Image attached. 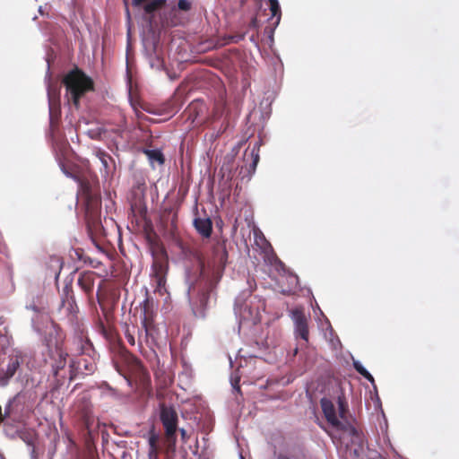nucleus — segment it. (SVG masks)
<instances>
[{"mask_svg": "<svg viewBox=\"0 0 459 459\" xmlns=\"http://www.w3.org/2000/svg\"><path fill=\"white\" fill-rule=\"evenodd\" d=\"M239 459H244L243 455L240 454Z\"/></svg>", "mask_w": 459, "mask_h": 459, "instance_id": "50", "label": "nucleus"}, {"mask_svg": "<svg viewBox=\"0 0 459 459\" xmlns=\"http://www.w3.org/2000/svg\"><path fill=\"white\" fill-rule=\"evenodd\" d=\"M274 264L277 267V270L285 271V264L277 257H274Z\"/></svg>", "mask_w": 459, "mask_h": 459, "instance_id": "28", "label": "nucleus"}, {"mask_svg": "<svg viewBox=\"0 0 459 459\" xmlns=\"http://www.w3.org/2000/svg\"><path fill=\"white\" fill-rule=\"evenodd\" d=\"M96 155L103 167L104 174L108 175L110 172V163L113 161L112 157L103 151H98Z\"/></svg>", "mask_w": 459, "mask_h": 459, "instance_id": "21", "label": "nucleus"}, {"mask_svg": "<svg viewBox=\"0 0 459 459\" xmlns=\"http://www.w3.org/2000/svg\"><path fill=\"white\" fill-rule=\"evenodd\" d=\"M240 39H243V35H241V36H238V37L236 38L235 41L237 42V41H238V40H240Z\"/></svg>", "mask_w": 459, "mask_h": 459, "instance_id": "42", "label": "nucleus"}, {"mask_svg": "<svg viewBox=\"0 0 459 459\" xmlns=\"http://www.w3.org/2000/svg\"><path fill=\"white\" fill-rule=\"evenodd\" d=\"M160 419L165 429L166 436H173L178 429V414L172 407L160 405Z\"/></svg>", "mask_w": 459, "mask_h": 459, "instance_id": "10", "label": "nucleus"}, {"mask_svg": "<svg viewBox=\"0 0 459 459\" xmlns=\"http://www.w3.org/2000/svg\"><path fill=\"white\" fill-rule=\"evenodd\" d=\"M297 353H298V348H296V349L294 350V355H296Z\"/></svg>", "mask_w": 459, "mask_h": 459, "instance_id": "47", "label": "nucleus"}, {"mask_svg": "<svg viewBox=\"0 0 459 459\" xmlns=\"http://www.w3.org/2000/svg\"><path fill=\"white\" fill-rule=\"evenodd\" d=\"M126 381H127L128 385H131V381H130V379H128V378H126Z\"/></svg>", "mask_w": 459, "mask_h": 459, "instance_id": "49", "label": "nucleus"}, {"mask_svg": "<svg viewBox=\"0 0 459 459\" xmlns=\"http://www.w3.org/2000/svg\"><path fill=\"white\" fill-rule=\"evenodd\" d=\"M128 342L131 343V344H134V339L132 335H129L128 336Z\"/></svg>", "mask_w": 459, "mask_h": 459, "instance_id": "36", "label": "nucleus"}, {"mask_svg": "<svg viewBox=\"0 0 459 459\" xmlns=\"http://www.w3.org/2000/svg\"><path fill=\"white\" fill-rule=\"evenodd\" d=\"M95 273L91 271L82 272L77 279V284L88 295L93 293Z\"/></svg>", "mask_w": 459, "mask_h": 459, "instance_id": "14", "label": "nucleus"}, {"mask_svg": "<svg viewBox=\"0 0 459 459\" xmlns=\"http://www.w3.org/2000/svg\"><path fill=\"white\" fill-rule=\"evenodd\" d=\"M250 168L255 171V168L256 166H255V163L252 161L251 165H250Z\"/></svg>", "mask_w": 459, "mask_h": 459, "instance_id": "41", "label": "nucleus"}, {"mask_svg": "<svg viewBox=\"0 0 459 459\" xmlns=\"http://www.w3.org/2000/svg\"><path fill=\"white\" fill-rule=\"evenodd\" d=\"M87 345H89L90 348L91 347V343L89 341H87Z\"/></svg>", "mask_w": 459, "mask_h": 459, "instance_id": "48", "label": "nucleus"}, {"mask_svg": "<svg viewBox=\"0 0 459 459\" xmlns=\"http://www.w3.org/2000/svg\"><path fill=\"white\" fill-rule=\"evenodd\" d=\"M352 366L355 368V370L361 375L364 378H366L368 381H369L374 388L376 389L377 386L375 385V379L373 376L370 374V372L362 365V363L359 360L352 359Z\"/></svg>", "mask_w": 459, "mask_h": 459, "instance_id": "19", "label": "nucleus"}, {"mask_svg": "<svg viewBox=\"0 0 459 459\" xmlns=\"http://www.w3.org/2000/svg\"><path fill=\"white\" fill-rule=\"evenodd\" d=\"M149 459H159V458H158V455H156V456L149 457Z\"/></svg>", "mask_w": 459, "mask_h": 459, "instance_id": "44", "label": "nucleus"}, {"mask_svg": "<svg viewBox=\"0 0 459 459\" xmlns=\"http://www.w3.org/2000/svg\"><path fill=\"white\" fill-rule=\"evenodd\" d=\"M60 169H61L62 172L65 175V177H67L69 178H73L75 181L79 180L78 177L76 175H74V173H72L71 171H69L64 163H60Z\"/></svg>", "mask_w": 459, "mask_h": 459, "instance_id": "27", "label": "nucleus"}, {"mask_svg": "<svg viewBox=\"0 0 459 459\" xmlns=\"http://www.w3.org/2000/svg\"><path fill=\"white\" fill-rule=\"evenodd\" d=\"M232 386H233V388H234V389H236L237 391H239V390H240L239 386H238V385H237V384H232Z\"/></svg>", "mask_w": 459, "mask_h": 459, "instance_id": "39", "label": "nucleus"}, {"mask_svg": "<svg viewBox=\"0 0 459 459\" xmlns=\"http://www.w3.org/2000/svg\"><path fill=\"white\" fill-rule=\"evenodd\" d=\"M141 308L142 326L144 328L145 333L148 335L153 322L154 301L149 298H145L144 300L141 303Z\"/></svg>", "mask_w": 459, "mask_h": 459, "instance_id": "12", "label": "nucleus"}, {"mask_svg": "<svg viewBox=\"0 0 459 459\" xmlns=\"http://www.w3.org/2000/svg\"><path fill=\"white\" fill-rule=\"evenodd\" d=\"M39 13L41 15H43V14H44L43 10H42V6H39Z\"/></svg>", "mask_w": 459, "mask_h": 459, "instance_id": "43", "label": "nucleus"}, {"mask_svg": "<svg viewBox=\"0 0 459 459\" xmlns=\"http://www.w3.org/2000/svg\"><path fill=\"white\" fill-rule=\"evenodd\" d=\"M26 309L32 310L35 313H39L40 309L35 304H30L26 306Z\"/></svg>", "mask_w": 459, "mask_h": 459, "instance_id": "30", "label": "nucleus"}, {"mask_svg": "<svg viewBox=\"0 0 459 459\" xmlns=\"http://www.w3.org/2000/svg\"><path fill=\"white\" fill-rule=\"evenodd\" d=\"M196 231L204 238H209L212 231V221L209 217L195 218L193 221Z\"/></svg>", "mask_w": 459, "mask_h": 459, "instance_id": "16", "label": "nucleus"}, {"mask_svg": "<svg viewBox=\"0 0 459 459\" xmlns=\"http://www.w3.org/2000/svg\"><path fill=\"white\" fill-rule=\"evenodd\" d=\"M290 317L294 324V335L305 342L308 341V325L307 318L301 308L296 307L290 311Z\"/></svg>", "mask_w": 459, "mask_h": 459, "instance_id": "8", "label": "nucleus"}, {"mask_svg": "<svg viewBox=\"0 0 459 459\" xmlns=\"http://www.w3.org/2000/svg\"><path fill=\"white\" fill-rule=\"evenodd\" d=\"M167 439V454H174L176 450L177 432L173 436H166Z\"/></svg>", "mask_w": 459, "mask_h": 459, "instance_id": "25", "label": "nucleus"}, {"mask_svg": "<svg viewBox=\"0 0 459 459\" xmlns=\"http://www.w3.org/2000/svg\"><path fill=\"white\" fill-rule=\"evenodd\" d=\"M144 153L147 155L152 165L157 162L162 165L165 161L164 155L159 149L144 150Z\"/></svg>", "mask_w": 459, "mask_h": 459, "instance_id": "20", "label": "nucleus"}, {"mask_svg": "<svg viewBox=\"0 0 459 459\" xmlns=\"http://www.w3.org/2000/svg\"><path fill=\"white\" fill-rule=\"evenodd\" d=\"M62 83L65 87L67 101H72L76 108L79 107L81 97L93 90L92 80L77 68L67 73L64 76Z\"/></svg>", "mask_w": 459, "mask_h": 459, "instance_id": "3", "label": "nucleus"}, {"mask_svg": "<svg viewBox=\"0 0 459 459\" xmlns=\"http://www.w3.org/2000/svg\"><path fill=\"white\" fill-rule=\"evenodd\" d=\"M179 431H180V435H181L182 440L184 442H186V437H187L186 430L185 429H180Z\"/></svg>", "mask_w": 459, "mask_h": 459, "instance_id": "33", "label": "nucleus"}, {"mask_svg": "<svg viewBox=\"0 0 459 459\" xmlns=\"http://www.w3.org/2000/svg\"><path fill=\"white\" fill-rule=\"evenodd\" d=\"M249 296L250 291L244 290L235 299L234 314L238 322V332L245 322L253 319L254 310L247 302V298H249Z\"/></svg>", "mask_w": 459, "mask_h": 459, "instance_id": "6", "label": "nucleus"}, {"mask_svg": "<svg viewBox=\"0 0 459 459\" xmlns=\"http://www.w3.org/2000/svg\"><path fill=\"white\" fill-rule=\"evenodd\" d=\"M149 457L156 456L158 455V436L155 434H152L149 437Z\"/></svg>", "mask_w": 459, "mask_h": 459, "instance_id": "24", "label": "nucleus"}, {"mask_svg": "<svg viewBox=\"0 0 459 459\" xmlns=\"http://www.w3.org/2000/svg\"><path fill=\"white\" fill-rule=\"evenodd\" d=\"M250 41H252V42H254L255 45H257V43L255 42V36H254V35H252V36L250 37Z\"/></svg>", "mask_w": 459, "mask_h": 459, "instance_id": "40", "label": "nucleus"}, {"mask_svg": "<svg viewBox=\"0 0 459 459\" xmlns=\"http://www.w3.org/2000/svg\"><path fill=\"white\" fill-rule=\"evenodd\" d=\"M24 361V356L21 351H14L9 356L6 369H0V385L5 386L10 379L18 372Z\"/></svg>", "mask_w": 459, "mask_h": 459, "instance_id": "9", "label": "nucleus"}, {"mask_svg": "<svg viewBox=\"0 0 459 459\" xmlns=\"http://www.w3.org/2000/svg\"><path fill=\"white\" fill-rule=\"evenodd\" d=\"M30 459H38V454L36 452L35 446H32V448L30 449Z\"/></svg>", "mask_w": 459, "mask_h": 459, "instance_id": "31", "label": "nucleus"}, {"mask_svg": "<svg viewBox=\"0 0 459 459\" xmlns=\"http://www.w3.org/2000/svg\"><path fill=\"white\" fill-rule=\"evenodd\" d=\"M169 79H170V80H173V79H174V75H170V74H169Z\"/></svg>", "mask_w": 459, "mask_h": 459, "instance_id": "45", "label": "nucleus"}, {"mask_svg": "<svg viewBox=\"0 0 459 459\" xmlns=\"http://www.w3.org/2000/svg\"><path fill=\"white\" fill-rule=\"evenodd\" d=\"M21 393H17L13 397L9 399L4 407V416L10 418L13 414L17 413L22 408Z\"/></svg>", "mask_w": 459, "mask_h": 459, "instance_id": "17", "label": "nucleus"}, {"mask_svg": "<svg viewBox=\"0 0 459 459\" xmlns=\"http://www.w3.org/2000/svg\"><path fill=\"white\" fill-rule=\"evenodd\" d=\"M277 459H291V458L286 455H279L277 456Z\"/></svg>", "mask_w": 459, "mask_h": 459, "instance_id": "35", "label": "nucleus"}, {"mask_svg": "<svg viewBox=\"0 0 459 459\" xmlns=\"http://www.w3.org/2000/svg\"><path fill=\"white\" fill-rule=\"evenodd\" d=\"M47 65L48 67L45 81L47 83V95L48 100L49 125L50 128L53 129L61 113L59 100L60 92L59 88L51 82L50 62L48 58H47Z\"/></svg>", "mask_w": 459, "mask_h": 459, "instance_id": "5", "label": "nucleus"}, {"mask_svg": "<svg viewBox=\"0 0 459 459\" xmlns=\"http://www.w3.org/2000/svg\"><path fill=\"white\" fill-rule=\"evenodd\" d=\"M338 410H339V417L341 419H345L346 413L348 411V406L345 401H343L341 397L338 398Z\"/></svg>", "mask_w": 459, "mask_h": 459, "instance_id": "26", "label": "nucleus"}, {"mask_svg": "<svg viewBox=\"0 0 459 459\" xmlns=\"http://www.w3.org/2000/svg\"><path fill=\"white\" fill-rule=\"evenodd\" d=\"M228 260L225 241L217 242L212 247L213 271H206L199 260L195 271L186 270V295L194 315L204 318L213 290L220 281Z\"/></svg>", "mask_w": 459, "mask_h": 459, "instance_id": "1", "label": "nucleus"}, {"mask_svg": "<svg viewBox=\"0 0 459 459\" xmlns=\"http://www.w3.org/2000/svg\"><path fill=\"white\" fill-rule=\"evenodd\" d=\"M132 0L134 7L143 8V19L151 28L168 27L173 23L176 11L188 12L192 4L189 0Z\"/></svg>", "mask_w": 459, "mask_h": 459, "instance_id": "2", "label": "nucleus"}, {"mask_svg": "<svg viewBox=\"0 0 459 459\" xmlns=\"http://www.w3.org/2000/svg\"><path fill=\"white\" fill-rule=\"evenodd\" d=\"M252 156H253V162L255 163V166H257V163L259 161V154L258 152H255V148L252 151Z\"/></svg>", "mask_w": 459, "mask_h": 459, "instance_id": "29", "label": "nucleus"}, {"mask_svg": "<svg viewBox=\"0 0 459 459\" xmlns=\"http://www.w3.org/2000/svg\"><path fill=\"white\" fill-rule=\"evenodd\" d=\"M19 437L30 447L32 448L35 441V434L29 430H22L18 432Z\"/></svg>", "mask_w": 459, "mask_h": 459, "instance_id": "23", "label": "nucleus"}, {"mask_svg": "<svg viewBox=\"0 0 459 459\" xmlns=\"http://www.w3.org/2000/svg\"><path fill=\"white\" fill-rule=\"evenodd\" d=\"M342 420H339V423L336 424H331L333 427H334L338 430H343L347 432L351 437H358L359 431L358 429L347 420V418L342 419Z\"/></svg>", "mask_w": 459, "mask_h": 459, "instance_id": "18", "label": "nucleus"}, {"mask_svg": "<svg viewBox=\"0 0 459 459\" xmlns=\"http://www.w3.org/2000/svg\"><path fill=\"white\" fill-rule=\"evenodd\" d=\"M58 310L75 333H82L83 324L79 316V308L73 291L68 286L63 288Z\"/></svg>", "mask_w": 459, "mask_h": 459, "instance_id": "4", "label": "nucleus"}, {"mask_svg": "<svg viewBox=\"0 0 459 459\" xmlns=\"http://www.w3.org/2000/svg\"><path fill=\"white\" fill-rule=\"evenodd\" d=\"M158 39H146L143 40V56L149 63V65L157 71L163 70L164 60L158 50Z\"/></svg>", "mask_w": 459, "mask_h": 459, "instance_id": "7", "label": "nucleus"}, {"mask_svg": "<svg viewBox=\"0 0 459 459\" xmlns=\"http://www.w3.org/2000/svg\"><path fill=\"white\" fill-rule=\"evenodd\" d=\"M70 380L72 381L77 375L84 377L93 374L96 369V365L91 358H80L75 363L73 362L70 364Z\"/></svg>", "mask_w": 459, "mask_h": 459, "instance_id": "11", "label": "nucleus"}, {"mask_svg": "<svg viewBox=\"0 0 459 459\" xmlns=\"http://www.w3.org/2000/svg\"><path fill=\"white\" fill-rule=\"evenodd\" d=\"M169 79H170V80H173V79H174V75H170V74H169Z\"/></svg>", "mask_w": 459, "mask_h": 459, "instance_id": "46", "label": "nucleus"}, {"mask_svg": "<svg viewBox=\"0 0 459 459\" xmlns=\"http://www.w3.org/2000/svg\"><path fill=\"white\" fill-rule=\"evenodd\" d=\"M83 192L87 195V198H91V189H90L89 186H86V188L83 189Z\"/></svg>", "mask_w": 459, "mask_h": 459, "instance_id": "34", "label": "nucleus"}, {"mask_svg": "<svg viewBox=\"0 0 459 459\" xmlns=\"http://www.w3.org/2000/svg\"><path fill=\"white\" fill-rule=\"evenodd\" d=\"M321 408L326 420L330 424L339 423V418L336 415V411L333 402L325 397L320 401Z\"/></svg>", "mask_w": 459, "mask_h": 459, "instance_id": "15", "label": "nucleus"}, {"mask_svg": "<svg viewBox=\"0 0 459 459\" xmlns=\"http://www.w3.org/2000/svg\"><path fill=\"white\" fill-rule=\"evenodd\" d=\"M269 38H270V39H271L272 41L273 40V30H271V32H270V34H269Z\"/></svg>", "mask_w": 459, "mask_h": 459, "instance_id": "37", "label": "nucleus"}, {"mask_svg": "<svg viewBox=\"0 0 459 459\" xmlns=\"http://www.w3.org/2000/svg\"><path fill=\"white\" fill-rule=\"evenodd\" d=\"M51 357L54 360L52 364V372L55 377H57L59 371L66 365L67 352H65L61 347L56 346L55 350H50Z\"/></svg>", "mask_w": 459, "mask_h": 459, "instance_id": "13", "label": "nucleus"}, {"mask_svg": "<svg viewBox=\"0 0 459 459\" xmlns=\"http://www.w3.org/2000/svg\"><path fill=\"white\" fill-rule=\"evenodd\" d=\"M250 27L257 28L258 27V20L256 17H253L250 21Z\"/></svg>", "mask_w": 459, "mask_h": 459, "instance_id": "32", "label": "nucleus"}, {"mask_svg": "<svg viewBox=\"0 0 459 459\" xmlns=\"http://www.w3.org/2000/svg\"><path fill=\"white\" fill-rule=\"evenodd\" d=\"M290 279L293 280V281H298V280H299V278H298V276L296 274H292L290 276Z\"/></svg>", "mask_w": 459, "mask_h": 459, "instance_id": "38", "label": "nucleus"}, {"mask_svg": "<svg viewBox=\"0 0 459 459\" xmlns=\"http://www.w3.org/2000/svg\"><path fill=\"white\" fill-rule=\"evenodd\" d=\"M270 3L271 18H276L274 27H277L281 22V10L278 0H268Z\"/></svg>", "mask_w": 459, "mask_h": 459, "instance_id": "22", "label": "nucleus"}]
</instances>
